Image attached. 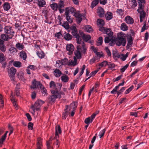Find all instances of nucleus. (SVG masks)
Masks as SVG:
<instances>
[{
  "instance_id": "obj_46",
  "label": "nucleus",
  "mask_w": 149,
  "mask_h": 149,
  "mask_svg": "<svg viewBox=\"0 0 149 149\" xmlns=\"http://www.w3.org/2000/svg\"><path fill=\"white\" fill-rule=\"evenodd\" d=\"M24 73L22 71L20 72L18 74V77L20 80H23L24 79Z\"/></svg>"
},
{
  "instance_id": "obj_48",
  "label": "nucleus",
  "mask_w": 149,
  "mask_h": 149,
  "mask_svg": "<svg viewBox=\"0 0 149 149\" xmlns=\"http://www.w3.org/2000/svg\"><path fill=\"white\" fill-rule=\"evenodd\" d=\"M16 47L19 50H22L24 49V45L19 43H18L16 45Z\"/></svg>"
},
{
  "instance_id": "obj_41",
  "label": "nucleus",
  "mask_w": 149,
  "mask_h": 149,
  "mask_svg": "<svg viewBox=\"0 0 149 149\" xmlns=\"http://www.w3.org/2000/svg\"><path fill=\"white\" fill-rule=\"evenodd\" d=\"M99 3V0H93L91 3V7L93 8L95 7Z\"/></svg>"
},
{
  "instance_id": "obj_5",
  "label": "nucleus",
  "mask_w": 149,
  "mask_h": 149,
  "mask_svg": "<svg viewBox=\"0 0 149 149\" xmlns=\"http://www.w3.org/2000/svg\"><path fill=\"white\" fill-rule=\"evenodd\" d=\"M45 103V102L42 100H38L35 102L34 105H32L31 107V109H33L34 114L35 113V111H38L40 109V105Z\"/></svg>"
},
{
  "instance_id": "obj_54",
  "label": "nucleus",
  "mask_w": 149,
  "mask_h": 149,
  "mask_svg": "<svg viewBox=\"0 0 149 149\" xmlns=\"http://www.w3.org/2000/svg\"><path fill=\"white\" fill-rule=\"evenodd\" d=\"M108 62L106 61H103V62L101 63L99 65L101 67H105L107 65Z\"/></svg>"
},
{
  "instance_id": "obj_21",
  "label": "nucleus",
  "mask_w": 149,
  "mask_h": 149,
  "mask_svg": "<svg viewBox=\"0 0 149 149\" xmlns=\"http://www.w3.org/2000/svg\"><path fill=\"white\" fill-rule=\"evenodd\" d=\"M77 106V103L76 102H72L70 105V109H68L69 111L71 109L75 110Z\"/></svg>"
},
{
  "instance_id": "obj_53",
  "label": "nucleus",
  "mask_w": 149,
  "mask_h": 149,
  "mask_svg": "<svg viewBox=\"0 0 149 149\" xmlns=\"http://www.w3.org/2000/svg\"><path fill=\"white\" fill-rule=\"evenodd\" d=\"M92 120L89 117L86 118L84 120V123L86 124H89L90 123H92Z\"/></svg>"
},
{
  "instance_id": "obj_16",
  "label": "nucleus",
  "mask_w": 149,
  "mask_h": 149,
  "mask_svg": "<svg viewBox=\"0 0 149 149\" xmlns=\"http://www.w3.org/2000/svg\"><path fill=\"white\" fill-rule=\"evenodd\" d=\"M97 13L100 17H103L104 15V9L101 7H99L97 9Z\"/></svg>"
},
{
  "instance_id": "obj_58",
  "label": "nucleus",
  "mask_w": 149,
  "mask_h": 149,
  "mask_svg": "<svg viewBox=\"0 0 149 149\" xmlns=\"http://www.w3.org/2000/svg\"><path fill=\"white\" fill-rule=\"evenodd\" d=\"M47 149H51L52 148V142L49 141L46 142Z\"/></svg>"
},
{
  "instance_id": "obj_22",
  "label": "nucleus",
  "mask_w": 149,
  "mask_h": 149,
  "mask_svg": "<svg viewBox=\"0 0 149 149\" xmlns=\"http://www.w3.org/2000/svg\"><path fill=\"white\" fill-rule=\"evenodd\" d=\"M6 48L4 44V41L0 39V50L3 52H5Z\"/></svg>"
},
{
  "instance_id": "obj_36",
  "label": "nucleus",
  "mask_w": 149,
  "mask_h": 149,
  "mask_svg": "<svg viewBox=\"0 0 149 149\" xmlns=\"http://www.w3.org/2000/svg\"><path fill=\"white\" fill-rule=\"evenodd\" d=\"M10 8V4L8 2L5 3L3 5V8L5 10H8Z\"/></svg>"
},
{
  "instance_id": "obj_59",
  "label": "nucleus",
  "mask_w": 149,
  "mask_h": 149,
  "mask_svg": "<svg viewBox=\"0 0 149 149\" xmlns=\"http://www.w3.org/2000/svg\"><path fill=\"white\" fill-rule=\"evenodd\" d=\"M134 88V86L133 85L131 86L129 88L126 90L125 92V94H127L129 93Z\"/></svg>"
},
{
  "instance_id": "obj_11",
  "label": "nucleus",
  "mask_w": 149,
  "mask_h": 149,
  "mask_svg": "<svg viewBox=\"0 0 149 149\" xmlns=\"http://www.w3.org/2000/svg\"><path fill=\"white\" fill-rule=\"evenodd\" d=\"M144 8H142V9L139 8H138L137 10V11L139 14V17H141L142 18H145L146 16V13L144 10Z\"/></svg>"
},
{
  "instance_id": "obj_32",
  "label": "nucleus",
  "mask_w": 149,
  "mask_h": 149,
  "mask_svg": "<svg viewBox=\"0 0 149 149\" xmlns=\"http://www.w3.org/2000/svg\"><path fill=\"white\" fill-rule=\"evenodd\" d=\"M6 58L5 57L3 54L0 53V63H2L3 62L6 61Z\"/></svg>"
},
{
  "instance_id": "obj_61",
  "label": "nucleus",
  "mask_w": 149,
  "mask_h": 149,
  "mask_svg": "<svg viewBox=\"0 0 149 149\" xmlns=\"http://www.w3.org/2000/svg\"><path fill=\"white\" fill-rule=\"evenodd\" d=\"M115 42L116 43V39L111 38L110 42H109V45L110 46H112L114 45Z\"/></svg>"
},
{
  "instance_id": "obj_10",
  "label": "nucleus",
  "mask_w": 149,
  "mask_h": 149,
  "mask_svg": "<svg viewBox=\"0 0 149 149\" xmlns=\"http://www.w3.org/2000/svg\"><path fill=\"white\" fill-rule=\"evenodd\" d=\"M42 86V84L39 81H37L35 79L32 82V85L31 86V88L34 89L38 88L39 86L40 88H41Z\"/></svg>"
},
{
  "instance_id": "obj_60",
  "label": "nucleus",
  "mask_w": 149,
  "mask_h": 149,
  "mask_svg": "<svg viewBox=\"0 0 149 149\" xmlns=\"http://www.w3.org/2000/svg\"><path fill=\"white\" fill-rule=\"evenodd\" d=\"M107 65L109 67V68H110L111 69H113L115 67V64L109 62L108 63Z\"/></svg>"
},
{
  "instance_id": "obj_30",
  "label": "nucleus",
  "mask_w": 149,
  "mask_h": 149,
  "mask_svg": "<svg viewBox=\"0 0 149 149\" xmlns=\"http://www.w3.org/2000/svg\"><path fill=\"white\" fill-rule=\"evenodd\" d=\"M104 33H106L109 37H112L113 32L111 31L110 29H106Z\"/></svg>"
},
{
  "instance_id": "obj_63",
  "label": "nucleus",
  "mask_w": 149,
  "mask_h": 149,
  "mask_svg": "<svg viewBox=\"0 0 149 149\" xmlns=\"http://www.w3.org/2000/svg\"><path fill=\"white\" fill-rule=\"evenodd\" d=\"M129 65L127 64L125 66H124L122 68L120 69V71L121 72H124L125 71L126 69L128 67Z\"/></svg>"
},
{
  "instance_id": "obj_29",
  "label": "nucleus",
  "mask_w": 149,
  "mask_h": 149,
  "mask_svg": "<svg viewBox=\"0 0 149 149\" xmlns=\"http://www.w3.org/2000/svg\"><path fill=\"white\" fill-rule=\"evenodd\" d=\"M65 15L66 16V18L67 21L70 23L72 22V20L70 16H69L68 11H65Z\"/></svg>"
},
{
  "instance_id": "obj_47",
  "label": "nucleus",
  "mask_w": 149,
  "mask_h": 149,
  "mask_svg": "<svg viewBox=\"0 0 149 149\" xmlns=\"http://www.w3.org/2000/svg\"><path fill=\"white\" fill-rule=\"evenodd\" d=\"M148 27H149L148 26H146V21H144L143 25L141 28V32H143L145 30L147 29H148Z\"/></svg>"
},
{
  "instance_id": "obj_2",
  "label": "nucleus",
  "mask_w": 149,
  "mask_h": 149,
  "mask_svg": "<svg viewBox=\"0 0 149 149\" xmlns=\"http://www.w3.org/2000/svg\"><path fill=\"white\" fill-rule=\"evenodd\" d=\"M126 43V35L122 32L118 33L116 39V43L117 45L120 46L122 45L125 46Z\"/></svg>"
},
{
  "instance_id": "obj_3",
  "label": "nucleus",
  "mask_w": 149,
  "mask_h": 149,
  "mask_svg": "<svg viewBox=\"0 0 149 149\" xmlns=\"http://www.w3.org/2000/svg\"><path fill=\"white\" fill-rule=\"evenodd\" d=\"M77 50L74 51V54L78 59H80L82 55L80 51L83 54H85L87 49L86 47L85 44L84 42H82L81 45L77 46Z\"/></svg>"
},
{
  "instance_id": "obj_42",
  "label": "nucleus",
  "mask_w": 149,
  "mask_h": 149,
  "mask_svg": "<svg viewBox=\"0 0 149 149\" xmlns=\"http://www.w3.org/2000/svg\"><path fill=\"white\" fill-rule=\"evenodd\" d=\"M85 30L86 32L89 33L92 32L93 31L92 28L89 25H86L85 26Z\"/></svg>"
},
{
  "instance_id": "obj_52",
  "label": "nucleus",
  "mask_w": 149,
  "mask_h": 149,
  "mask_svg": "<svg viewBox=\"0 0 149 149\" xmlns=\"http://www.w3.org/2000/svg\"><path fill=\"white\" fill-rule=\"evenodd\" d=\"M126 87H122L118 91L116 92L117 93V94L118 97L120 94H121L125 90Z\"/></svg>"
},
{
  "instance_id": "obj_27",
  "label": "nucleus",
  "mask_w": 149,
  "mask_h": 149,
  "mask_svg": "<svg viewBox=\"0 0 149 149\" xmlns=\"http://www.w3.org/2000/svg\"><path fill=\"white\" fill-rule=\"evenodd\" d=\"M120 29L123 31H126L128 29V27L125 23H123L120 25Z\"/></svg>"
},
{
  "instance_id": "obj_50",
  "label": "nucleus",
  "mask_w": 149,
  "mask_h": 149,
  "mask_svg": "<svg viewBox=\"0 0 149 149\" xmlns=\"http://www.w3.org/2000/svg\"><path fill=\"white\" fill-rule=\"evenodd\" d=\"M62 26L66 29H68L69 28V25L67 22H64L63 23Z\"/></svg>"
},
{
  "instance_id": "obj_55",
  "label": "nucleus",
  "mask_w": 149,
  "mask_h": 149,
  "mask_svg": "<svg viewBox=\"0 0 149 149\" xmlns=\"http://www.w3.org/2000/svg\"><path fill=\"white\" fill-rule=\"evenodd\" d=\"M62 64L63 65H66L68 64V61L67 58H65L62 59L61 61Z\"/></svg>"
},
{
  "instance_id": "obj_62",
  "label": "nucleus",
  "mask_w": 149,
  "mask_h": 149,
  "mask_svg": "<svg viewBox=\"0 0 149 149\" xmlns=\"http://www.w3.org/2000/svg\"><path fill=\"white\" fill-rule=\"evenodd\" d=\"M8 128L10 131V132L9 135L10 136L13 133V127L10 124L8 125Z\"/></svg>"
},
{
  "instance_id": "obj_45",
  "label": "nucleus",
  "mask_w": 149,
  "mask_h": 149,
  "mask_svg": "<svg viewBox=\"0 0 149 149\" xmlns=\"http://www.w3.org/2000/svg\"><path fill=\"white\" fill-rule=\"evenodd\" d=\"M38 3V6L41 7H43L46 4V2L44 0H40Z\"/></svg>"
},
{
  "instance_id": "obj_28",
  "label": "nucleus",
  "mask_w": 149,
  "mask_h": 149,
  "mask_svg": "<svg viewBox=\"0 0 149 149\" xmlns=\"http://www.w3.org/2000/svg\"><path fill=\"white\" fill-rule=\"evenodd\" d=\"M74 16L76 17V21L77 23L79 24L81 23L82 20V15L81 14H78L77 13V15H76Z\"/></svg>"
},
{
  "instance_id": "obj_49",
  "label": "nucleus",
  "mask_w": 149,
  "mask_h": 149,
  "mask_svg": "<svg viewBox=\"0 0 149 149\" xmlns=\"http://www.w3.org/2000/svg\"><path fill=\"white\" fill-rule=\"evenodd\" d=\"M124 10L122 9H118L116 11V12L119 15L121 16H122L124 14Z\"/></svg>"
},
{
  "instance_id": "obj_31",
  "label": "nucleus",
  "mask_w": 149,
  "mask_h": 149,
  "mask_svg": "<svg viewBox=\"0 0 149 149\" xmlns=\"http://www.w3.org/2000/svg\"><path fill=\"white\" fill-rule=\"evenodd\" d=\"M72 38V36L69 33H66L64 36V38L67 41L71 40Z\"/></svg>"
},
{
  "instance_id": "obj_19",
  "label": "nucleus",
  "mask_w": 149,
  "mask_h": 149,
  "mask_svg": "<svg viewBox=\"0 0 149 149\" xmlns=\"http://www.w3.org/2000/svg\"><path fill=\"white\" fill-rule=\"evenodd\" d=\"M106 19L107 20H109L113 17L112 13L110 12H107L105 15Z\"/></svg>"
},
{
  "instance_id": "obj_8",
  "label": "nucleus",
  "mask_w": 149,
  "mask_h": 149,
  "mask_svg": "<svg viewBox=\"0 0 149 149\" xmlns=\"http://www.w3.org/2000/svg\"><path fill=\"white\" fill-rule=\"evenodd\" d=\"M49 87L52 89H54L57 88H61L62 84L59 83H55V82L52 81L49 83Z\"/></svg>"
},
{
  "instance_id": "obj_9",
  "label": "nucleus",
  "mask_w": 149,
  "mask_h": 149,
  "mask_svg": "<svg viewBox=\"0 0 149 149\" xmlns=\"http://www.w3.org/2000/svg\"><path fill=\"white\" fill-rule=\"evenodd\" d=\"M79 34L84 41L86 42H88L91 39V36L89 35L84 34L83 32H79Z\"/></svg>"
},
{
  "instance_id": "obj_18",
  "label": "nucleus",
  "mask_w": 149,
  "mask_h": 149,
  "mask_svg": "<svg viewBox=\"0 0 149 149\" xmlns=\"http://www.w3.org/2000/svg\"><path fill=\"white\" fill-rule=\"evenodd\" d=\"M66 11H68L69 12L71 13L74 14V15H77L76 10L74 8L72 7H70L69 8H66Z\"/></svg>"
},
{
  "instance_id": "obj_57",
  "label": "nucleus",
  "mask_w": 149,
  "mask_h": 149,
  "mask_svg": "<svg viewBox=\"0 0 149 149\" xmlns=\"http://www.w3.org/2000/svg\"><path fill=\"white\" fill-rule=\"evenodd\" d=\"M105 131V129H104L100 132L99 135V136H100V138H101L102 137H103L104 136Z\"/></svg>"
},
{
  "instance_id": "obj_37",
  "label": "nucleus",
  "mask_w": 149,
  "mask_h": 149,
  "mask_svg": "<svg viewBox=\"0 0 149 149\" xmlns=\"http://www.w3.org/2000/svg\"><path fill=\"white\" fill-rule=\"evenodd\" d=\"M61 79L62 81L65 83L68 82L69 79L68 77L66 75L62 76Z\"/></svg>"
},
{
  "instance_id": "obj_13",
  "label": "nucleus",
  "mask_w": 149,
  "mask_h": 149,
  "mask_svg": "<svg viewBox=\"0 0 149 149\" xmlns=\"http://www.w3.org/2000/svg\"><path fill=\"white\" fill-rule=\"evenodd\" d=\"M69 106L68 105H66L65 106V109H64V112L62 114V119H65L66 117L68 116L69 111V110L68 109Z\"/></svg>"
},
{
  "instance_id": "obj_43",
  "label": "nucleus",
  "mask_w": 149,
  "mask_h": 149,
  "mask_svg": "<svg viewBox=\"0 0 149 149\" xmlns=\"http://www.w3.org/2000/svg\"><path fill=\"white\" fill-rule=\"evenodd\" d=\"M50 7L54 10L56 11L58 9V5L56 3H53L50 5Z\"/></svg>"
},
{
  "instance_id": "obj_34",
  "label": "nucleus",
  "mask_w": 149,
  "mask_h": 149,
  "mask_svg": "<svg viewBox=\"0 0 149 149\" xmlns=\"http://www.w3.org/2000/svg\"><path fill=\"white\" fill-rule=\"evenodd\" d=\"M131 8L132 9H134L137 6V4L136 0H132L131 1Z\"/></svg>"
},
{
  "instance_id": "obj_14",
  "label": "nucleus",
  "mask_w": 149,
  "mask_h": 149,
  "mask_svg": "<svg viewBox=\"0 0 149 149\" xmlns=\"http://www.w3.org/2000/svg\"><path fill=\"white\" fill-rule=\"evenodd\" d=\"M55 130V138L56 139H57V138H58L59 136L58 133L60 134L61 133V130L60 126L59 125H57L56 126Z\"/></svg>"
},
{
  "instance_id": "obj_25",
  "label": "nucleus",
  "mask_w": 149,
  "mask_h": 149,
  "mask_svg": "<svg viewBox=\"0 0 149 149\" xmlns=\"http://www.w3.org/2000/svg\"><path fill=\"white\" fill-rule=\"evenodd\" d=\"M138 7L139 8L141 9L142 8H144V5L146 3L145 0H138Z\"/></svg>"
},
{
  "instance_id": "obj_4",
  "label": "nucleus",
  "mask_w": 149,
  "mask_h": 149,
  "mask_svg": "<svg viewBox=\"0 0 149 149\" xmlns=\"http://www.w3.org/2000/svg\"><path fill=\"white\" fill-rule=\"evenodd\" d=\"M71 33L72 35L76 38L77 43L79 45H81L82 42V38L81 35L78 33L77 29L75 26H73L71 28Z\"/></svg>"
},
{
  "instance_id": "obj_15",
  "label": "nucleus",
  "mask_w": 149,
  "mask_h": 149,
  "mask_svg": "<svg viewBox=\"0 0 149 149\" xmlns=\"http://www.w3.org/2000/svg\"><path fill=\"white\" fill-rule=\"evenodd\" d=\"M66 49L69 52V54L71 55L72 54L74 50V47L72 44H67L66 46Z\"/></svg>"
},
{
  "instance_id": "obj_33",
  "label": "nucleus",
  "mask_w": 149,
  "mask_h": 149,
  "mask_svg": "<svg viewBox=\"0 0 149 149\" xmlns=\"http://www.w3.org/2000/svg\"><path fill=\"white\" fill-rule=\"evenodd\" d=\"M36 54L40 58H43L45 56V54L42 51H38Z\"/></svg>"
},
{
  "instance_id": "obj_44",
  "label": "nucleus",
  "mask_w": 149,
  "mask_h": 149,
  "mask_svg": "<svg viewBox=\"0 0 149 149\" xmlns=\"http://www.w3.org/2000/svg\"><path fill=\"white\" fill-rule=\"evenodd\" d=\"M103 38L102 37H100L97 41V46L101 45L102 44Z\"/></svg>"
},
{
  "instance_id": "obj_56",
  "label": "nucleus",
  "mask_w": 149,
  "mask_h": 149,
  "mask_svg": "<svg viewBox=\"0 0 149 149\" xmlns=\"http://www.w3.org/2000/svg\"><path fill=\"white\" fill-rule=\"evenodd\" d=\"M9 51L10 53H13L14 52H16L17 50L14 47H11L9 48Z\"/></svg>"
},
{
  "instance_id": "obj_40",
  "label": "nucleus",
  "mask_w": 149,
  "mask_h": 149,
  "mask_svg": "<svg viewBox=\"0 0 149 149\" xmlns=\"http://www.w3.org/2000/svg\"><path fill=\"white\" fill-rule=\"evenodd\" d=\"M20 56L24 60H25L27 57L26 54L24 52H20Z\"/></svg>"
},
{
  "instance_id": "obj_38",
  "label": "nucleus",
  "mask_w": 149,
  "mask_h": 149,
  "mask_svg": "<svg viewBox=\"0 0 149 149\" xmlns=\"http://www.w3.org/2000/svg\"><path fill=\"white\" fill-rule=\"evenodd\" d=\"M41 91L43 96H47L48 95L47 91L45 87L43 86L42 88H41Z\"/></svg>"
},
{
  "instance_id": "obj_23",
  "label": "nucleus",
  "mask_w": 149,
  "mask_h": 149,
  "mask_svg": "<svg viewBox=\"0 0 149 149\" xmlns=\"http://www.w3.org/2000/svg\"><path fill=\"white\" fill-rule=\"evenodd\" d=\"M56 98L52 95L49 97L48 98V100L49 103L50 104L54 103L56 101Z\"/></svg>"
},
{
  "instance_id": "obj_26",
  "label": "nucleus",
  "mask_w": 149,
  "mask_h": 149,
  "mask_svg": "<svg viewBox=\"0 0 149 149\" xmlns=\"http://www.w3.org/2000/svg\"><path fill=\"white\" fill-rule=\"evenodd\" d=\"M133 39L131 36H130L128 39L127 43L126 46L127 48L129 49L130 47H131L133 43Z\"/></svg>"
},
{
  "instance_id": "obj_64",
  "label": "nucleus",
  "mask_w": 149,
  "mask_h": 149,
  "mask_svg": "<svg viewBox=\"0 0 149 149\" xmlns=\"http://www.w3.org/2000/svg\"><path fill=\"white\" fill-rule=\"evenodd\" d=\"M121 55L123 57L121 58L123 61H125L128 56V53H127L125 55L122 54Z\"/></svg>"
},
{
  "instance_id": "obj_35",
  "label": "nucleus",
  "mask_w": 149,
  "mask_h": 149,
  "mask_svg": "<svg viewBox=\"0 0 149 149\" xmlns=\"http://www.w3.org/2000/svg\"><path fill=\"white\" fill-rule=\"evenodd\" d=\"M97 25H100V26H103L104 25V22L101 19H97Z\"/></svg>"
},
{
  "instance_id": "obj_6",
  "label": "nucleus",
  "mask_w": 149,
  "mask_h": 149,
  "mask_svg": "<svg viewBox=\"0 0 149 149\" xmlns=\"http://www.w3.org/2000/svg\"><path fill=\"white\" fill-rule=\"evenodd\" d=\"M16 72V69L13 67H11L8 71L9 76L12 82L14 84L16 83L15 75Z\"/></svg>"
},
{
  "instance_id": "obj_20",
  "label": "nucleus",
  "mask_w": 149,
  "mask_h": 149,
  "mask_svg": "<svg viewBox=\"0 0 149 149\" xmlns=\"http://www.w3.org/2000/svg\"><path fill=\"white\" fill-rule=\"evenodd\" d=\"M13 62V64L14 66L17 68H20L21 67L22 64L19 61H16L13 62V61L11 60L9 62V63L10 64Z\"/></svg>"
},
{
  "instance_id": "obj_7",
  "label": "nucleus",
  "mask_w": 149,
  "mask_h": 149,
  "mask_svg": "<svg viewBox=\"0 0 149 149\" xmlns=\"http://www.w3.org/2000/svg\"><path fill=\"white\" fill-rule=\"evenodd\" d=\"M61 88L59 89V88H57L54 89H51L50 90L51 93L56 98L60 99L61 98V96L59 93V91H60Z\"/></svg>"
},
{
  "instance_id": "obj_1",
  "label": "nucleus",
  "mask_w": 149,
  "mask_h": 149,
  "mask_svg": "<svg viewBox=\"0 0 149 149\" xmlns=\"http://www.w3.org/2000/svg\"><path fill=\"white\" fill-rule=\"evenodd\" d=\"M4 31L7 35L1 34V39L5 41H8L9 39L12 38L14 36V31L12 29V27L10 26H5L4 28Z\"/></svg>"
},
{
  "instance_id": "obj_17",
  "label": "nucleus",
  "mask_w": 149,
  "mask_h": 149,
  "mask_svg": "<svg viewBox=\"0 0 149 149\" xmlns=\"http://www.w3.org/2000/svg\"><path fill=\"white\" fill-rule=\"evenodd\" d=\"M125 83V80H123L122 82L118 84V86H116L111 91V94H115L117 90L119 89V87L120 86H123Z\"/></svg>"
},
{
  "instance_id": "obj_24",
  "label": "nucleus",
  "mask_w": 149,
  "mask_h": 149,
  "mask_svg": "<svg viewBox=\"0 0 149 149\" xmlns=\"http://www.w3.org/2000/svg\"><path fill=\"white\" fill-rule=\"evenodd\" d=\"M53 74L55 77H58L61 76L62 73L59 69L56 68L54 71Z\"/></svg>"
},
{
  "instance_id": "obj_51",
  "label": "nucleus",
  "mask_w": 149,
  "mask_h": 149,
  "mask_svg": "<svg viewBox=\"0 0 149 149\" xmlns=\"http://www.w3.org/2000/svg\"><path fill=\"white\" fill-rule=\"evenodd\" d=\"M63 36V35L61 32L56 33L55 35V37L57 39H60L61 37H62Z\"/></svg>"
},
{
  "instance_id": "obj_39",
  "label": "nucleus",
  "mask_w": 149,
  "mask_h": 149,
  "mask_svg": "<svg viewBox=\"0 0 149 149\" xmlns=\"http://www.w3.org/2000/svg\"><path fill=\"white\" fill-rule=\"evenodd\" d=\"M42 139H41L40 137H39L37 138V146L42 147Z\"/></svg>"
},
{
  "instance_id": "obj_12",
  "label": "nucleus",
  "mask_w": 149,
  "mask_h": 149,
  "mask_svg": "<svg viewBox=\"0 0 149 149\" xmlns=\"http://www.w3.org/2000/svg\"><path fill=\"white\" fill-rule=\"evenodd\" d=\"M124 21L128 24H132L134 22L133 19L128 15L127 16L125 17Z\"/></svg>"
}]
</instances>
